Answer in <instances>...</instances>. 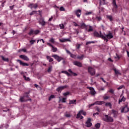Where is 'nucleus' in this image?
<instances>
[{"label":"nucleus","instance_id":"obj_1","mask_svg":"<svg viewBox=\"0 0 129 129\" xmlns=\"http://www.w3.org/2000/svg\"><path fill=\"white\" fill-rule=\"evenodd\" d=\"M100 34L98 33V32L95 31L94 32V36H95V37H101L103 40H104V41H106V42H107V38H106V37H105V36H104V35L102 34H101V32H100Z\"/></svg>","mask_w":129,"mask_h":129},{"label":"nucleus","instance_id":"obj_2","mask_svg":"<svg viewBox=\"0 0 129 129\" xmlns=\"http://www.w3.org/2000/svg\"><path fill=\"white\" fill-rule=\"evenodd\" d=\"M88 72L92 76L95 75V70L91 67L88 68Z\"/></svg>","mask_w":129,"mask_h":129},{"label":"nucleus","instance_id":"obj_3","mask_svg":"<svg viewBox=\"0 0 129 129\" xmlns=\"http://www.w3.org/2000/svg\"><path fill=\"white\" fill-rule=\"evenodd\" d=\"M104 36L106 38L107 40L108 41L109 40H110V39H112L113 38V35H112V34L111 33H109L108 34L106 35L105 33H104Z\"/></svg>","mask_w":129,"mask_h":129},{"label":"nucleus","instance_id":"obj_4","mask_svg":"<svg viewBox=\"0 0 129 129\" xmlns=\"http://www.w3.org/2000/svg\"><path fill=\"white\" fill-rule=\"evenodd\" d=\"M106 119H105V121H107L108 122H112L113 121V119L111 117L108 116V115H105Z\"/></svg>","mask_w":129,"mask_h":129},{"label":"nucleus","instance_id":"obj_5","mask_svg":"<svg viewBox=\"0 0 129 129\" xmlns=\"http://www.w3.org/2000/svg\"><path fill=\"white\" fill-rule=\"evenodd\" d=\"M52 57H53V58H54V59H55V60H57V61H58V62H60L61 61V60H63V58L59 56L58 55H52Z\"/></svg>","mask_w":129,"mask_h":129},{"label":"nucleus","instance_id":"obj_6","mask_svg":"<svg viewBox=\"0 0 129 129\" xmlns=\"http://www.w3.org/2000/svg\"><path fill=\"white\" fill-rule=\"evenodd\" d=\"M91 119H90V118H89L88 119V120L86 122V126H87V127H89L92 125V123H91Z\"/></svg>","mask_w":129,"mask_h":129},{"label":"nucleus","instance_id":"obj_7","mask_svg":"<svg viewBox=\"0 0 129 129\" xmlns=\"http://www.w3.org/2000/svg\"><path fill=\"white\" fill-rule=\"evenodd\" d=\"M128 111H129L128 107H127V106H125L123 108H122L121 110V112L126 113V112H128Z\"/></svg>","mask_w":129,"mask_h":129},{"label":"nucleus","instance_id":"obj_8","mask_svg":"<svg viewBox=\"0 0 129 129\" xmlns=\"http://www.w3.org/2000/svg\"><path fill=\"white\" fill-rule=\"evenodd\" d=\"M20 57L21 58V59H23L25 61H29L30 59L27 55H20Z\"/></svg>","mask_w":129,"mask_h":129},{"label":"nucleus","instance_id":"obj_9","mask_svg":"<svg viewBox=\"0 0 129 129\" xmlns=\"http://www.w3.org/2000/svg\"><path fill=\"white\" fill-rule=\"evenodd\" d=\"M75 13L78 18H80V16H81V10H78L75 11Z\"/></svg>","mask_w":129,"mask_h":129},{"label":"nucleus","instance_id":"obj_10","mask_svg":"<svg viewBox=\"0 0 129 129\" xmlns=\"http://www.w3.org/2000/svg\"><path fill=\"white\" fill-rule=\"evenodd\" d=\"M74 65H75L76 66H78V67H82V63L79 61H75L73 62Z\"/></svg>","mask_w":129,"mask_h":129},{"label":"nucleus","instance_id":"obj_11","mask_svg":"<svg viewBox=\"0 0 129 129\" xmlns=\"http://www.w3.org/2000/svg\"><path fill=\"white\" fill-rule=\"evenodd\" d=\"M90 89V92L92 95H94L95 94H96V92L95 91V90H94V88H89Z\"/></svg>","mask_w":129,"mask_h":129},{"label":"nucleus","instance_id":"obj_12","mask_svg":"<svg viewBox=\"0 0 129 129\" xmlns=\"http://www.w3.org/2000/svg\"><path fill=\"white\" fill-rule=\"evenodd\" d=\"M47 45H48V46L52 47L53 52H57V48L54 47L51 43L47 42Z\"/></svg>","mask_w":129,"mask_h":129},{"label":"nucleus","instance_id":"obj_13","mask_svg":"<svg viewBox=\"0 0 129 129\" xmlns=\"http://www.w3.org/2000/svg\"><path fill=\"white\" fill-rule=\"evenodd\" d=\"M39 23L40 25H41V26H45L46 25V22H45V20H44V19L41 18L39 20Z\"/></svg>","mask_w":129,"mask_h":129},{"label":"nucleus","instance_id":"obj_14","mask_svg":"<svg viewBox=\"0 0 129 129\" xmlns=\"http://www.w3.org/2000/svg\"><path fill=\"white\" fill-rule=\"evenodd\" d=\"M17 62H19L20 65H22V66H29V64L25 63L20 59L17 60Z\"/></svg>","mask_w":129,"mask_h":129},{"label":"nucleus","instance_id":"obj_15","mask_svg":"<svg viewBox=\"0 0 129 129\" xmlns=\"http://www.w3.org/2000/svg\"><path fill=\"white\" fill-rule=\"evenodd\" d=\"M67 88V86H63L62 87H58L56 90L57 91H58V92H60V91H61V90H63V89H65V88Z\"/></svg>","mask_w":129,"mask_h":129},{"label":"nucleus","instance_id":"obj_16","mask_svg":"<svg viewBox=\"0 0 129 129\" xmlns=\"http://www.w3.org/2000/svg\"><path fill=\"white\" fill-rule=\"evenodd\" d=\"M111 113H113V114L114 115V117H116V116H117V114L118 113V112L114 110H112L111 111Z\"/></svg>","mask_w":129,"mask_h":129},{"label":"nucleus","instance_id":"obj_17","mask_svg":"<svg viewBox=\"0 0 129 129\" xmlns=\"http://www.w3.org/2000/svg\"><path fill=\"white\" fill-rule=\"evenodd\" d=\"M104 104V101H97L95 102V104L98 105H101V104Z\"/></svg>","mask_w":129,"mask_h":129},{"label":"nucleus","instance_id":"obj_18","mask_svg":"<svg viewBox=\"0 0 129 129\" xmlns=\"http://www.w3.org/2000/svg\"><path fill=\"white\" fill-rule=\"evenodd\" d=\"M81 112L80 111L77 115V118H80V119H82L83 118V116H81Z\"/></svg>","mask_w":129,"mask_h":129},{"label":"nucleus","instance_id":"obj_19","mask_svg":"<svg viewBox=\"0 0 129 129\" xmlns=\"http://www.w3.org/2000/svg\"><path fill=\"white\" fill-rule=\"evenodd\" d=\"M30 7L31 9H36V8H38V5L31 4Z\"/></svg>","mask_w":129,"mask_h":129},{"label":"nucleus","instance_id":"obj_20","mask_svg":"<svg viewBox=\"0 0 129 129\" xmlns=\"http://www.w3.org/2000/svg\"><path fill=\"white\" fill-rule=\"evenodd\" d=\"M107 19H108L110 21V22H112L113 20V18H112V16L111 15H107L106 16Z\"/></svg>","mask_w":129,"mask_h":129},{"label":"nucleus","instance_id":"obj_21","mask_svg":"<svg viewBox=\"0 0 129 129\" xmlns=\"http://www.w3.org/2000/svg\"><path fill=\"white\" fill-rule=\"evenodd\" d=\"M59 102L65 103V102H66V98H62V99H61V98L59 97Z\"/></svg>","mask_w":129,"mask_h":129},{"label":"nucleus","instance_id":"obj_22","mask_svg":"<svg viewBox=\"0 0 129 129\" xmlns=\"http://www.w3.org/2000/svg\"><path fill=\"white\" fill-rule=\"evenodd\" d=\"M21 102H23V101H28V100H31V99H29L28 100H25V97H21L20 99Z\"/></svg>","mask_w":129,"mask_h":129},{"label":"nucleus","instance_id":"obj_23","mask_svg":"<svg viewBox=\"0 0 129 129\" xmlns=\"http://www.w3.org/2000/svg\"><path fill=\"white\" fill-rule=\"evenodd\" d=\"M83 58H84V55H81L77 56V58L79 59L80 60H83Z\"/></svg>","mask_w":129,"mask_h":129},{"label":"nucleus","instance_id":"obj_24","mask_svg":"<svg viewBox=\"0 0 129 129\" xmlns=\"http://www.w3.org/2000/svg\"><path fill=\"white\" fill-rule=\"evenodd\" d=\"M3 60L5 61L6 62H9V58L7 57H5L4 56H1Z\"/></svg>","mask_w":129,"mask_h":129},{"label":"nucleus","instance_id":"obj_25","mask_svg":"<svg viewBox=\"0 0 129 129\" xmlns=\"http://www.w3.org/2000/svg\"><path fill=\"white\" fill-rule=\"evenodd\" d=\"M46 58L47 59V60H48L49 62H52L53 61V58H52V57H50L49 56H47Z\"/></svg>","mask_w":129,"mask_h":129},{"label":"nucleus","instance_id":"obj_26","mask_svg":"<svg viewBox=\"0 0 129 129\" xmlns=\"http://www.w3.org/2000/svg\"><path fill=\"white\" fill-rule=\"evenodd\" d=\"M49 42L52 43V44H55V39H54L53 38H51L49 39Z\"/></svg>","mask_w":129,"mask_h":129},{"label":"nucleus","instance_id":"obj_27","mask_svg":"<svg viewBox=\"0 0 129 129\" xmlns=\"http://www.w3.org/2000/svg\"><path fill=\"white\" fill-rule=\"evenodd\" d=\"M122 101H125V98L124 97H122L121 99L119 100V103L122 102Z\"/></svg>","mask_w":129,"mask_h":129},{"label":"nucleus","instance_id":"obj_28","mask_svg":"<svg viewBox=\"0 0 129 129\" xmlns=\"http://www.w3.org/2000/svg\"><path fill=\"white\" fill-rule=\"evenodd\" d=\"M76 102V100H70L69 102V104H74Z\"/></svg>","mask_w":129,"mask_h":129},{"label":"nucleus","instance_id":"obj_29","mask_svg":"<svg viewBox=\"0 0 129 129\" xmlns=\"http://www.w3.org/2000/svg\"><path fill=\"white\" fill-rule=\"evenodd\" d=\"M53 98H55V96L54 95H51L49 97L48 100L50 101L51 99H53Z\"/></svg>","mask_w":129,"mask_h":129},{"label":"nucleus","instance_id":"obj_30","mask_svg":"<svg viewBox=\"0 0 129 129\" xmlns=\"http://www.w3.org/2000/svg\"><path fill=\"white\" fill-rule=\"evenodd\" d=\"M114 72L115 74H116V75H120V73H119V71L114 70Z\"/></svg>","mask_w":129,"mask_h":129},{"label":"nucleus","instance_id":"obj_31","mask_svg":"<svg viewBox=\"0 0 129 129\" xmlns=\"http://www.w3.org/2000/svg\"><path fill=\"white\" fill-rule=\"evenodd\" d=\"M113 1V6L115 8H117V5H116V2H115V0H112Z\"/></svg>","mask_w":129,"mask_h":129},{"label":"nucleus","instance_id":"obj_32","mask_svg":"<svg viewBox=\"0 0 129 129\" xmlns=\"http://www.w3.org/2000/svg\"><path fill=\"white\" fill-rule=\"evenodd\" d=\"M105 106H109V107H110V108H111V106H112L111 104L110 103H106L105 104Z\"/></svg>","mask_w":129,"mask_h":129},{"label":"nucleus","instance_id":"obj_33","mask_svg":"<svg viewBox=\"0 0 129 129\" xmlns=\"http://www.w3.org/2000/svg\"><path fill=\"white\" fill-rule=\"evenodd\" d=\"M95 127L99 128L100 127V123H97L95 125Z\"/></svg>","mask_w":129,"mask_h":129},{"label":"nucleus","instance_id":"obj_34","mask_svg":"<svg viewBox=\"0 0 129 129\" xmlns=\"http://www.w3.org/2000/svg\"><path fill=\"white\" fill-rule=\"evenodd\" d=\"M40 33V31L39 30H35L33 32V34H34L35 35H38V34H39Z\"/></svg>","mask_w":129,"mask_h":129},{"label":"nucleus","instance_id":"obj_35","mask_svg":"<svg viewBox=\"0 0 129 129\" xmlns=\"http://www.w3.org/2000/svg\"><path fill=\"white\" fill-rule=\"evenodd\" d=\"M89 30H88V32H92V31H93V28H92V26H89Z\"/></svg>","mask_w":129,"mask_h":129},{"label":"nucleus","instance_id":"obj_36","mask_svg":"<svg viewBox=\"0 0 129 129\" xmlns=\"http://www.w3.org/2000/svg\"><path fill=\"white\" fill-rule=\"evenodd\" d=\"M23 77H24V78L25 80H27L28 81H30V78H29V77L27 78V77H26V76H24Z\"/></svg>","mask_w":129,"mask_h":129},{"label":"nucleus","instance_id":"obj_37","mask_svg":"<svg viewBox=\"0 0 129 129\" xmlns=\"http://www.w3.org/2000/svg\"><path fill=\"white\" fill-rule=\"evenodd\" d=\"M22 51H23V52H24V53H26V52H27V50L26 49H20L19 50V52H22Z\"/></svg>","mask_w":129,"mask_h":129},{"label":"nucleus","instance_id":"obj_38","mask_svg":"<svg viewBox=\"0 0 129 129\" xmlns=\"http://www.w3.org/2000/svg\"><path fill=\"white\" fill-rule=\"evenodd\" d=\"M59 11H60V12H64V11H65V9L64 7H61L59 9Z\"/></svg>","mask_w":129,"mask_h":129},{"label":"nucleus","instance_id":"obj_39","mask_svg":"<svg viewBox=\"0 0 129 129\" xmlns=\"http://www.w3.org/2000/svg\"><path fill=\"white\" fill-rule=\"evenodd\" d=\"M80 112L82 113V114H83V115H86V112L83 111V110H81Z\"/></svg>","mask_w":129,"mask_h":129},{"label":"nucleus","instance_id":"obj_40","mask_svg":"<svg viewBox=\"0 0 129 129\" xmlns=\"http://www.w3.org/2000/svg\"><path fill=\"white\" fill-rule=\"evenodd\" d=\"M52 66L49 67L47 70L48 72H51V71H52Z\"/></svg>","mask_w":129,"mask_h":129},{"label":"nucleus","instance_id":"obj_41","mask_svg":"<svg viewBox=\"0 0 129 129\" xmlns=\"http://www.w3.org/2000/svg\"><path fill=\"white\" fill-rule=\"evenodd\" d=\"M59 41L61 42V43L65 42V38L59 39Z\"/></svg>","mask_w":129,"mask_h":129},{"label":"nucleus","instance_id":"obj_42","mask_svg":"<svg viewBox=\"0 0 129 129\" xmlns=\"http://www.w3.org/2000/svg\"><path fill=\"white\" fill-rule=\"evenodd\" d=\"M70 55L72 58H76V55H75L72 53H71Z\"/></svg>","mask_w":129,"mask_h":129},{"label":"nucleus","instance_id":"obj_43","mask_svg":"<svg viewBox=\"0 0 129 129\" xmlns=\"http://www.w3.org/2000/svg\"><path fill=\"white\" fill-rule=\"evenodd\" d=\"M35 42H36V40H31L30 41V43H31V45H33V44H34Z\"/></svg>","mask_w":129,"mask_h":129},{"label":"nucleus","instance_id":"obj_44","mask_svg":"<svg viewBox=\"0 0 129 129\" xmlns=\"http://www.w3.org/2000/svg\"><path fill=\"white\" fill-rule=\"evenodd\" d=\"M65 42H71V40L69 38H64Z\"/></svg>","mask_w":129,"mask_h":129},{"label":"nucleus","instance_id":"obj_45","mask_svg":"<svg viewBox=\"0 0 129 129\" xmlns=\"http://www.w3.org/2000/svg\"><path fill=\"white\" fill-rule=\"evenodd\" d=\"M81 27H82L83 28H86V27H87V26H86V25H85V24L83 23V24L81 25Z\"/></svg>","mask_w":129,"mask_h":129},{"label":"nucleus","instance_id":"obj_46","mask_svg":"<svg viewBox=\"0 0 129 129\" xmlns=\"http://www.w3.org/2000/svg\"><path fill=\"white\" fill-rule=\"evenodd\" d=\"M92 14V12H87L85 13L86 16H88V15H91Z\"/></svg>","mask_w":129,"mask_h":129},{"label":"nucleus","instance_id":"obj_47","mask_svg":"<svg viewBox=\"0 0 129 129\" xmlns=\"http://www.w3.org/2000/svg\"><path fill=\"white\" fill-rule=\"evenodd\" d=\"M39 41H42V42L43 43V44L45 43V41L44 40V39H41L37 40V43H39Z\"/></svg>","mask_w":129,"mask_h":129},{"label":"nucleus","instance_id":"obj_48","mask_svg":"<svg viewBox=\"0 0 129 129\" xmlns=\"http://www.w3.org/2000/svg\"><path fill=\"white\" fill-rule=\"evenodd\" d=\"M59 27H60V29H64V25H63V24L59 25Z\"/></svg>","mask_w":129,"mask_h":129},{"label":"nucleus","instance_id":"obj_49","mask_svg":"<svg viewBox=\"0 0 129 129\" xmlns=\"http://www.w3.org/2000/svg\"><path fill=\"white\" fill-rule=\"evenodd\" d=\"M65 115L67 117H70V116H71V115H70V114H68V113L66 114Z\"/></svg>","mask_w":129,"mask_h":129},{"label":"nucleus","instance_id":"obj_50","mask_svg":"<svg viewBox=\"0 0 129 129\" xmlns=\"http://www.w3.org/2000/svg\"><path fill=\"white\" fill-rule=\"evenodd\" d=\"M100 2V5H101L102 4V2L104 3H105V0H99Z\"/></svg>","mask_w":129,"mask_h":129},{"label":"nucleus","instance_id":"obj_51","mask_svg":"<svg viewBox=\"0 0 129 129\" xmlns=\"http://www.w3.org/2000/svg\"><path fill=\"white\" fill-rule=\"evenodd\" d=\"M64 96H67V95H69V92H66L63 94Z\"/></svg>","mask_w":129,"mask_h":129},{"label":"nucleus","instance_id":"obj_52","mask_svg":"<svg viewBox=\"0 0 129 129\" xmlns=\"http://www.w3.org/2000/svg\"><path fill=\"white\" fill-rule=\"evenodd\" d=\"M93 105H95V103H93L89 105V107H91V106H93Z\"/></svg>","mask_w":129,"mask_h":129},{"label":"nucleus","instance_id":"obj_53","mask_svg":"<svg viewBox=\"0 0 129 129\" xmlns=\"http://www.w3.org/2000/svg\"><path fill=\"white\" fill-rule=\"evenodd\" d=\"M96 20H97V21H100L101 20V17H96Z\"/></svg>","mask_w":129,"mask_h":129},{"label":"nucleus","instance_id":"obj_54","mask_svg":"<svg viewBox=\"0 0 129 129\" xmlns=\"http://www.w3.org/2000/svg\"><path fill=\"white\" fill-rule=\"evenodd\" d=\"M35 13H36V11H33L32 12L30 13V16H33V15H34Z\"/></svg>","mask_w":129,"mask_h":129},{"label":"nucleus","instance_id":"obj_55","mask_svg":"<svg viewBox=\"0 0 129 129\" xmlns=\"http://www.w3.org/2000/svg\"><path fill=\"white\" fill-rule=\"evenodd\" d=\"M123 88V86H120V87H119L117 89L118 90H119V89H121L122 88Z\"/></svg>","mask_w":129,"mask_h":129},{"label":"nucleus","instance_id":"obj_56","mask_svg":"<svg viewBox=\"0 0 129 129\" xmlns=\"http://www.w3.org/2000/svg\"><path fill=\"white\" fill-rule=\"evenodd\" d=\"M32 34H34V31L31 30L29 32V35H32Z\"/></svg>","mask_w":129,"mask_h":129},{"label":"nucleus","instance_id":"obj_57","mask_svg":"<svg viewBox=\"0 0 129 129\" xmlns=\"http://www.w3.org/2000/svg\"><path fill=\"white\" fill-rule=\"evenodd\" d=\"M53 20V17L51 16V18H50L48 20L49 22H51Z\"/></svg>","mask_w":129,"mask_h":129},{"label":"nucleus","instance_id":"obj_58","mask_svg":"<svg viewBox=\"0 0 129 129\" xmlns=\"http://www.w3.org/2000/svg\"><path fill=\"white\" fill-rule=\"evenodd\" d=\"M66 52L68 54H69L70 55L71 54V52H70V51L68 50H66Z\"/></svg>","mask_w":129,"mask_h":129},{"label":"nucleus","instance_id":"obj_59","mask_svg":"<svg viewBox=\"0 0 129 129\" xmlns=\"http://www.w3.org/2000/svg\"><path fill=\"white\" fill-rule=\"evenodd\" d=\"M109 98V96H106V97H104V99H108Z\"/></svg>","mask_w":129,"mask_h":129},{"label":"nucleus","instance_id":"obj_60","mask_svg":"<svg viewBox=\"0 0 129 129\" xmlns=\"http://www.w3.org/2000/svg\"><path fill=\"white\" fill-rule=\"evenodd\" d=\"M72 74V75H73V76H77V74H76L75 73H73Z\"/></svg>","mask_w":129,"mask_h":129},{"label":"nucleus","instance_id":"obj_61","mask_svg":"<svg viewBox=\"0 0 129 129\" xmlns=\"http://www.w3.org/2000/svg\"><path fill=\"white\" fill-rule=\"evenodd\" d=\"M68 73V72L67 71H62L61 73H64V74H67V73Z\"/></svg>","mask_w":129,"mask_h":129},{"label":"nucleus","instance_id":"obj_62","mask_svg":"<svg viewBox=\"0 0 129 129\" xmlns=\"http://www.w3.org/2000/svg\"><path fill=\"white\" fill-rule=\"evenodd\" d=\"M69 72H70V73H71L72 74V73H73V72H72V71L71 70V69H69L68 70Z\"/></svg>","mask_w":129,"mask_h":129},{"label":"nucleus","instance_id":"obj_63","mask_svg":"<svg viewBox=\"0 0 129 129\" xmlns=\"http://www.w3.org/2000/svg\"><path fill=\"white\" fill-rule=\"evenodd\" d=\"M80 48V44H78L77 46V49H79Z\"/></svg>","mask_w":129,"mask_h":129},{"label":"nucleus","instance_id":"obj_64","mask_svg":"<svg viewBox=\"0 0 129 129\" xmlns=\"http://www.w3.org/2000/svg\"><path fill=\"white\" fill-rule=\"evenodd\" d=\"M89 44H91V41H88L86 43V45H89Z\"/></svg>","mask_w":129,"mask_h":129}]
</instances>
